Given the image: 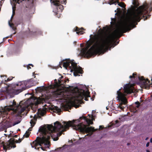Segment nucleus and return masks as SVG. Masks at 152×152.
Here are the masks:
<instances>
[{
  "label": "nucleus",
  "instance_id": "23",
  "mask_svg": "<svg viewBox=\"0 0 152 152\" xmlns=\"http://www.w3.org/2000/svg\"><path fill=\"white\" fill-rule=\"evenodd\" d=\"M30 66L33 67V65L32 64H28V65H26L27 69H29L31 68V67H30Z\"/></svg>",
  "mask_w": 152,
  "mask_h": 152
},
{
  "label": "nucleus",
  "instance_id": "18",
  "mask_svg": "<svg viewBox=\"0 0 152 152\" xmlns=\"http://www.w3.org/2000/svg\"><path fill=\"white\" fill-rule=\"evenodd\" d=\"M53 112L57 113L59 114L61 111V109L57 106H55L53 108Z\"/></svg>",
  "mask_w": 152,
  "mask_h": 152
},
{
  "label": "nucleus",
  "instance_id": "26",
  "mask_svg": "<svg viewBox=\"0 0 152 152\" xmlns=\"http://www.w3.org/2000/svg\"><path fill=\"white\" fill-rule=\"evenodd\" d=\"M149 142H148L146 143V146L147 147H148L149 146Z\"/></svg>",
  "mask_w": 152,
  "mask_h": 152
},
{
  "label": "nucleus",
  "instance_id": "1",
  "mask_svg": "<svg viewBox=\"0 0 152 152\" xmlns=\"http://www.w3.org/2000/svg\"><path fill=\"white\" fill-rule=\"evenodd\" d=\"M116 29L111 34L106 33L109 30L107 26L103 27L102 29L100 28L97 33H93V35H90V38L86 43V47L83 48L80 53L83 56L88 57L94 54H103L111 47L113 48L115 44V39L120 37L121 34L130 30L135 27V26L140 20H119L116 22Z\"/></svg>",
  "mask_w": 152,
  "mask_h": 152
},
{
  "label": "nucleus",
  "instance_id": "21",
  "mask_svg": "<svg viewBox=\"0 0 152 152\" xmlns=\"http://www.w3.org/2000/svg\"><path fill=\"white\" fill-rule=\"evenodd\" d=\"M12 14L11 17V18L10 19H12L13 18V16L15 14V8L13 7H12Z\"/></svg>",
  "mask_w": 152,
  "mask_h": 152
},
{
  "label": "nucleus",
  "instance_id": "38",
  "mask_svg": "<svg viewBox=\"0 0 152 152\" xmlns=\"http://www.w3.org/2000/svg\"><path fill=\"white\" fill-rule=\"evenodd\" d=\"M106 109H107V110L108 109H107V107H106Z\"/></svg>",
  "mask_w": 152,
  "mask_h": 152
},
{
  "label": "nucleus",
  "instance_id": "15",
  "mask_svg": "<svg viewBox=\"0 0 152 152\" xmlns=\"http://www.w3.org/2000/svg\"><path fill=\"white\" fill-rule=\"evenodd\" d=\"M46 109L45 108H43L42 109H38L37 110V113L40 115L43 116L46 111Z\"/></svg>",
  "mask_w": 152,
  "mask_h": 152
},
{
  "label": "nucleus",
  "instance_id": "9",
  "mask_svg": "<svg viewBox=\"0 0 152 152\" xmlns=\"http://www.w3.org/2000/svg\"><path fill=\"white\" fill-rule=\"evenodd\" d=\"M52 5H54L55 8L53 11L55 13L56 15L58 14V12H61L64 9L62 5L60 4H65L66 0H50Z\"/></svg>",
  "mask_w": 152,
  "mask_h": 152
},
{
  "label": "nucleus",
  "instance_id": "35",
  "mask_svg": "<svg viewBox=\"0 0 152 152\" xmlns=\"http://www.w3.org/2000/svg\"><path fill=\"white\" fill-rule=\"evenodd\" d=\"M130 145V144H129V143H127V145Z\"/></svg>",
  "mask_w": 152,
  "mask_h": 152
},
{
  "label": "nucleus",
  "instance_id": "2",
  "mask_svg": "<svg viewBox=\"0 0 152 152\" xmlns=\"http://www.w3.org/2000/svg\"><path fill=\"white\" fill-rule=\"evenodd\" d=\"M80 122V119L69 121L68 122L63 121L62 124L57 121L53 125H48L47 126H41L39 129L40 132V137H37L34 141L31 144L32 148L38 150L42 144H44L46 147L49 148L50 145L49 140L51 136L54 141H56L62 134L63 132L65 131L70 126H72L76 130H79L81 132H90L91 135L93 132L98 130L95 129L92 127H87L86 126L82 123L77 124Z\"/></svg>",
  "mask_w": 152,
  "mask_h": 152
},
{
  "label": "nucleus",
  "instance_id": "12",
  "mask_svg": "<svg viewBox=\"0 0 152 152\" xmlns=\"http://www.w3.org/2000/svg\"><path fill=\"white\" fill-rule=\"evenodd\" d=\"M89 118H87L86 117H80V119L82 118L86 121L87 123L88 124H92L93 122L92 121L94 120V119L92 117H91V115H88Z\"/></svg>",
  "mask_w": 152,
  "mask_h": 152
},
{
  "label": "nucleus",
  "instance_id": "13",
  "mask_svg": "<svg viewBox=\"0 0 152 152\" xmlns=\"http://www.w3.org/2000/svg\"><path fill=\"white\" fill-rule=\"evenodd\" d=\"M83 28H78L77 27H76L73 30L74 31L76 32V33L78 34H83Z\"/></svg>",
  "mask_w": 152,
  "mask_h": 152
},
{
  "label": "nucleus",
  "instance_id": "40",
  "mask_svg": "<svg viewBox=\"0 0 152 152\" xmlns=\"http://www.w3.org/2000/svg\"><path fill=\"white\" fill-rule=\"evenodd\" d=\"M151 80L152 81V79H151Z\"/></svg>",
  "mask_w": 152,
  "mask_h": 152
},
{
  "label": "nucleus",
  "instance_id": "10",
  "mask_svg": "<svg viewBox=\"0 0 152 152\" xmlns=\"http://www.w3.org/2000/svg\"><path fill=\"white\" fill-rule=\"evenodd\" d=\"M21 141L18 142L17 140L15 141L14 139H10L6 143H4L3 142H2L1 146L3 147V148L5 151H6L7 149H10V148H15L16 147V146L14 144L15 143H19L21 142Z\"/></svg>",
  "mask_w": 152,
  "mask_h": 152
},
{
  "label": "nucleus",
  "instance_id": "3",
  "mask_svg": "<svg viewBox=\"0 0 152 152\" xmlns=\"http://www.w3.org/2000/svg\"><path fill=\"white\" fill-rule=\"evenodd\" d=\"M59 76L58 82L56 79L54 80L55 84L54 86L51 85L48 87H37V90L40 92L51 91L49 94L50 96L61 97L65 99H68L74 103H76L84 98L85 100H87L86 98L90 97L88 89L86 86H82L80 89L77 87L68 86H66V84L67 82H68L69 80L64 78L60 74H59Z\"/></svg>",
  "mask_w": 152,
  "mask_h": 152
},
{
  "label": "nucleus",
  "instance_id": "11",
  "mask_svg": "<svg viewBox=\"0 0 152 152\" xmlns=\"http://www.w3.org/2000/svg\"><path fill=\"white\" fill-rule=\"evenodd\" d=\"M138 79L140 81L142 86L147 89H149L151 86L152 83L150 82L147 79H145L143 77H138Z\"/></svg>",
  "mask_w": 152,
  "mask_h": 152
},
{
  "label": "nucleus",
  "instance_id": "37",
  "mask_svg": "<svg viewBox=\"0 0 152 152\" xmlns=\"http://www.w3.org/2000/svg\"><path fill=\"white\" fill-rule=\"evenodd\" d=\"M148 137H147L146 139H145V140H146L148 139Z\"/></svg>",
  "mask_w": 152,
  "mask_h": 152
},
{
  "label": "nucleus",
  "instance_id": "17",
  "mask_svg": "<svg viewBox=\"0 0 152 152\" xmlns=\"http://www.w3.org/2000/svg\"><path fill=\"white\" fill-rule=\"evenodd\" d=\"M1 77L2 78V82H3L4 81L6 82V81H9L10 80H11L12 79V78H7V77H6L4 75H1Z\"/></svg>",
  "mask_w": 152,
  "mask_h": 152
},
{
  "label": "nucleus",
  "instance_id": "25",
  "mask_svg": "<svg viewBox=\"0 0 152 152\" xmlns=\"http://www.w3.org/2000/svg\"><path fill=\"white\" fill-rule=\"evenodd\" d=\"M136 75V74L134 73H133L132 74V75H130L129 76V77L130 78H132V77H133L134 78L135 77H134V75Z\"/></svg>",
  "mask_w": 152,
  "mask_h": 152
},
{
  "label": "nucleus",
  "instance_id": "24",
  "mask_svg": "<svg viewBox=\"0 0 152 152\" xmlns=\"http://www.w3.org/2000/svg\"><path fill=\"white\" fill-rule=\"evenodd\" d=\"M30 7L31 8H32V10H33L34 11V5H33V3L32 2L31 3V5Z\"/></svg>",
  "mask_w": 152,
  "mask_h": 152
},
{
  "label": "nucleus",
  "instance_id": "29",
  "mask_svg": "<svg viewBox=\"0 0 152 152\" xmlns=\"http://www.w3.org/2000/svg\"><path fill=\"white\" fill-rule=\"evenodd\" d=\"M150 142L151 143H152V137L151 139Z\"/></svg>",
  "mask_w": 152,
  "mask_h": 152
},
{
  "label": "nucleus",
  "instance_id": "14",
  "mask_svg": "<svg viewBox=\"0 0 152 152\" xmlns=\"http://www.w3.org/2000/svg\"><path fill=\"white\" fill-rule=\"evenodd\" d=\"M12 20H9L8 24L10 27V30L11 29L12 30V34H14L15 33V28L14 25L12 23H11Z\"/></svg>",
  "mask_w": 152,
  "mask_h": 152
},
{
  "label": "nucleus",
  "instance_id": "31",
  "mask_svg": "<svg viewBox=\"0 0 152 152\" xmlns=\"http://www.w3.org/2000/svg\"><path fill=\"white\" fill-rule=\"evenodd\" d=\"M102 126H99V129H100V128H101V129H102Z\"/></svg>",
  "mask_w": 152,
  "mask_h": 152
},
{
  "label": "nucleus",
  "instance_id": "16",
  "mask_svg": "<svg viewBox=\"0 0 152 152\" xmlns=\"http://www.w3.org/2000/svg\"><path fill=\"white\" fill-rule=\"evenodd\" d=\"M30 117L31 118L33 117V118L31 120L30 122L31 124V125L32 127H33L34 126L37 120V117L35 115H34V116L31 115L30 116Z\"/></svg>",
  "mask_w": 152,
  "mask_h": 152
},
{
  "label": "nucleus",
  "instance_id": "6",
  "mask_svg": "<svg viewBox=\"0 0 152 152\" xmlns=\"http://www.w3.org/2000/svg\"><path fill=\"white\" fill-rule=\"evenodd\" d=\"M132 85L128 83L125 85L124 87L123 91H121V88L117 91V98L119 100L121 101L118 107L122 110L126 106L127 100L125 97L128 94H130L133 92Z\"/></svg>",
  "mask_w": 152,
  "mask_h": 152
},
{
  "label": "nucleus",
  "instance_id": "8",
  "mask_svg": "<svg viewBox=\"0 0 152 152\" xmlns=\"http://www.w3.org/2000/svg\"><path fill=\"white\" fill-rule=\"evenodd\" d=\"M30 82L29 81L19 82L15 84V88L13 92L15 94H18L23 91L30 88L31 86L29 85Z\"/></svg>",
  "mask_w": 152,
  "mask_h": 152
},
{
  "label": "nucleus",
  "instance_id": "33",
  "mask_svg": "<svg viewBox=\"0 0 152 152\" xmlns=\"http://www.w3.org/2000/svg\"><path fill=\"white\" fill-rule=\"evenodd\" d=\"M63 149V148H58L57 150L58 149Z\"/></svg>",
  "mask_w": 152,
  "mask_h": 152
},
{
  "label": "nucleus",
  "instance_id": "36",
  "mask_svg": "<svg viewBox=\"0 0 152 152\" xmlns=\"http://www.w3.org/2000/svg\"><path fill=\"white\" fill-rule=\"evenodd\" d=\"M17 135H15V137H17Z\"/></svg>",
  "mask_w": 152,
  "mask_h": 152
},
{
  "label": "nucleus",
  "instance_id": "19",
  "mask_svg": "<svg viewBox=\"0 0 152 152\" xmlns=\"http://www.w3.org/2000/svg\"><path fill=\"white\" fill-rule=\"evenodd\" d=\"M14 1L18 4H20V2H22L23 3H24L25 1L28 2L30 0H13Z\"/></svg>",
  "mask_w": 152,
  "mask_h": 152
},
{
  "label": "nucleus",
  "instance_id": "22",
  "mask_svg": "<svg viewBox=\"0 0 152 152\" xmlns=\"http://www.w3.org/2000/svg\"><path fill=\"white\" fill-rule=\"evenodd\" d=\"M29 132L28 131H26V133L23 135V137H28L29 135Z\"/></svg>",
  "mask_w": 152,
  "mask_h": 152
},
{
  "label": "nucleus",
  "instance_id": "32",
  "mask_svg": "<svg viewBox=\"0 0 152 152\" xmlns=\"http://www.w3.org/2000/svg\"><path fill=\"white\" fill-rule=\"evenodd\" d=\"M115 122L116 124H117L118 122V120H116L115 121Z\"/></svg>",
  "mask_w": 152,
  "mask_h": 152
},
{
  "label": "nucleus",
  "instance_id": "30",
  "mask_svg": "<svg viewBox=\"0 0 152 152\" xmlns=\"http://www.w3.org/2000/svg\"><path fill=\"white\" fill-rule=\"evenodd\" d=\"M140 106V104H137L136 107L137 108H138Z\"/></svg>",
  "mask_w": 152,
  "mask_h": 152
},
{
  "label": "nucleus",
  "instance_id": "4",
  "mask_svg": "<svg viewBox=\"0 0 152 152\" xmlns=\"http://www.w3.org/2000/svg\"><path fill=\"white\" fill-rule=\"evenodd\" d=\"M43 102L42 98H37L32 96L27 100H24L20 101L19 104H17L14 100L7 102V105L4 108L0 109V119L5 117L8 113L7 112L12 110V114L14 116L17 117V120L13 122V126L19 124L21 121L20 115L24 111H27L31 108L33 111L37 110V105Z\"/></svg>",
  "mask_w": 152,
  "mask_h": 152
},
{
  "label": "nucleus",
  "instance_id": "5",
  "mask_svg": "<svg viewBox=\"0 0 152 152\" xmlns=\"http://www.w3.org/2000/svg\"><path fill=\"white\" fill-rule=\"evenodd\" d=\"M132 4L127 12H122L118 8L115 11V15L118 19H147L151 16L150 12L152 10V2L150 4L146 3L137 7L139 4L137 0H132Z\"/></svg>",
  "mask_w": 152,
  "mask_h": 152
},
{
  "label": "nucleus",
  "instance_id": "7",
  "mask_svg": "<svg viewBox=\"0 0 152 152\" xmlns=\"http://www.w3.org/2000/svg\"><path fill=\"white\" fill-rule=\"evenodd\" d=\"M63 66L66 69L68 68H69L71 72H73V74L75 76H79L78 74H82V73L81 67L77 66V64L75 63L74 60H69L66 62H64Z\"/></svg>",
  "mask_w": 152,
  "mask_h": 152
},
{
  "label": "nucleus",
  "instance_id": "27",
  "mask_svg": "<svg viewBox=\"0 0 152 152\" xmlns=\"http://www.w3.org/2000/svg\"><path fill=\"white\" fill-rule=\"evenodd\" d=\"M135 104H140V103L139 102H135Z\"/></svg>",
  "mask_w": 152,
  "mask_h": 152
},
{
  "label": "nucleus",
  "instance_id": "39",
  "mask_svg": "<svg viewBox=\"0 0 152 152\" xmlns=\"http://www.w3.org/2000/svg\"><path fill=\"white\" fill-rule=\"evenodd\" d=\"M28 130H29V131H31V130H29V129Z\"/></svg>",
  "mask_w": 152,
  "mask_h": 152
},
{
  "label": "nucleus",
  "instance_id": "20",
  "mask_svg": "<svg viewBox=\"0 0 152 152\" xmlns=\"http://www.w3.org/2000/svg\"><path fill=\"white\" fill-rule=\"evenodd\" d=\"M118 3V5L122 8H124L126 6V5L124 4L123 2H121L120 3H119L118 1H117V2H115V3Z\"/></svg>",
  "mask_w": 152,
  "mask_h": 152
},
{
  "label": "nucleus",
  "instance_id": "34",
  "mask_svg": "<svg viewBox=\"0 0 152 152\" xmlns=\"http://www.w3.org/2000/svg\"><path fill=\"white\" fill-rule=\"evenodd\" d=\"M41 149L42 150H44V149H43V148L42 147H41Z\"/></svg>",
  "mask_w": 152,
  "mask_h": 152
},
{
  "label": "nucleus",
  "instance_id": "28",
  "mask_svg": "<svg viewBox=\"0 0 152 152\" xmlns=\"http://www.w3.org/2000/svg\"><path fill=\"white\" fill-rule=\"evenodd\" d=\"M116 18V17H115V18H111V19H116V18Z\"/></svg>",
  "mask_w": 152,
  "mask_h": 152
}]
</instances>
